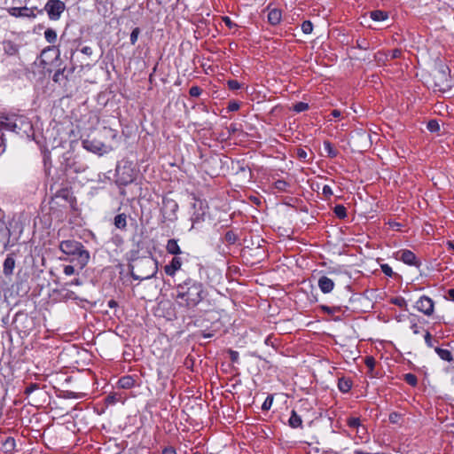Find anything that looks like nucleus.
Wrapping results in <instances>:
<instances>
[{
  "label": "nucleus",
  "mask_w": 454,
  "mask_h": 454,
  "mask_svg": "<svg viewBox=\"0 0 454 454\" xmlns=\"http://www.w3.org/2000/svg\"><path fill=\"white\" fill-rule=\"evenodd\" d=\"M138 35H139V29L137 27H136L135 29H133V31L130 34V43H131V44H135L136 43V42L137 41V38H138Z\"/></svg>",
  "instance_id": "obj_38"
},
{
  "label": "nucleus",
  "mask_w": 454,
  "mask_h": 454,
  "mask_svg": "<svg viewBox=\"0 0 454 454\" xmlns=\"http://www.w3.org/2000/svg\"><path fill=\"white\" fill-rule=\"evenodd\" d=\"M404 380L411 386H416L418 383L417 377L412 373H406L404 375Z\"/></svg>",
  "instance_id": "obj_30"
},
{
  "label": "nucleus",
  "mask_w": 454,
  "mask_h": 454,
  "mask_svg": "<svg viewBox=\"0 0 454 454\" xmlns=\"http://www.w3.org/2000/svg\"><path fill=\"white\" fill-rule=\"evenodd\" d=\"M400 54H401V51H400L399 50H395V51H393V57H394V58H397V57H399V56H400Z\"/></svg>",
  "instance_id": "obj_58"
},
{
  "label": "nucleus",
  "mask_w": 454,
  "mask_h": 454,
  "mask_svg": "<svg viewBox=\"0 0 454 454\" xmlns=\"http://www.w3.org/2000/svg\"><path fill=\"white\" fill-rule=\"evenodd\" d=\"M448 294H449V297L450 298V300L454 301V289H450L448 291Z\"/></svg>",
  "instance_id": "obj_56"
},
{
  "label": "nucleus",
  "mask_w": 454,
  "mask_h": 454,
  "mask_svg": "<svg viewBox=\"0 0 454 454\" xmlns=\"http://www.w3.org/2000/svg\"><path fill=\"white\" fill-rule=\"evenodd\" d=\"M12 131L17 134L29 136L32 131V124L29 120L22 115H12Z\"/></svg>",
  "instance_id": "obj_5"
},
{
  "label": "nucleus",
  "mask_w": 454,
  "mask_h": 454,
  "mask_svg": "<svg viewBox=\"0 0 454 454\" xmlns=\"http://www.w3.org/2000/svg\"><path fill=\"white\" fill-rule=\"evenodd\" d=\"M334 213L339 218H344L347 215L346 207L342 205H337L334 207Z\"/></svg>",
  "instance_id": "obj_28"
},
{
  "label": "nucleus",
  "mask_w": 454,
  "mask_h": 454,
  "mask_svg": "<svg viewBox=\"0 0 454 454\" xmlns=\"http://www.w3.org/2000/svg\"><path fill=\"white\" fill-rule=\"evenodd\" d=\"M365 364L366 366L370 369V370H372L373 367H374V364H375V360L373 357L372 356H369V357H366L365 359Z\"/></svg>",
  "instance_id": "obj_42"
},
{
  "label": "nucleus",
  "mask_w": 454,
  "mask_h": 454,
  "mask_svg": "<svg viewBox=\"0 0 454 454\" xmlns=\"http://www.w3.org/2000/svg\"><path fill=\"white\" fill-rule=\"evenodd\" d=\"M411 328L415 334H418L419 333L417 324H412Z\"/></svg>",
  "instance_id": "obj_55"
},
{
  "label": "nucleus",
  "mask_w": 454,
  "mask_h": 454,
  "mask_svg": "<svg viewBox=\"0 0 454 454\" xmlns=\"http://www.w3.org/2000/svg\"><path fill=\"white\" fill-rule=\"evenodd\" d=\"M135 380L131 376H125L119 380L118 385L121 388H130L134 386Z\"/></svg>",
  "instance_id": "obj_18"
},
{
  "label": "nucleus",
  "mask_w": 454,
  "mask_h": 454,
  "mask_svg": "<svg viewBox=\"0 0 454 454\" xmlns=\"http://www.w3.org/2000/svg\"><path fill=\"white\" fill-rule=\"evenodd\" d=\"M332 115H333V117H336V118H337V117H340V111H339V110H333V111L332 112Z\"/></svg>",
  "instance_id": "obj_57"
},
{
  "label": "nucleus",
  "mask_w": 454,
  "mask_h": 454,
  "mask_svg": "<svg viewBox=\"0 0 454 454\" xmlns=\"http://www.w3.org/2000/svg\"><path fill=\"white\" fill-rule=\"evenodd\" d=\"M228 108L230 111H236L239 108V105L236 102H232L229 104Z\"/></svg>",
  "instance_id": "obj_49"
},
{
  "label": "nucleus",
  "mask_w": 454,
  "mask_h": 454,
  "mask_svg": "<svg viewBox=\"0 0 454 454\" xmlns=\"http://www.w3.org/2000/svg\"><path fill=\"white\" fill-rule=\"evenodd\" d=\"M205 297L203 285L191 278L176 286V298L188 307L197 306Z\"/></svg>",
  "instance_id": "obj_1"
},
{
  "label": "nucleus",
  "mask_w": 454,
  "mask_h": 454,
  "mask_svg": "<svg viewBox=\"0 0 454 454\" xmlns=\"http://www.w3.org/2000/svg\"><path fill=\"white\" fill-rule=\"evenodd\" d=\"M59 74V72H57V73L54 74V76H53V80H54L55 82H57V81H58Z\"/></svg>",
  "instance_id": "obj_64"
},
{
  "label": "nucleus",
  "mask_w": 454,
  "mask_h": 454,
  "mask_svg": "<svg viewBox=\"0 0 454 454\" xmlns=\"http://www.w3.org/2000/svg\"><path fill=\"white\" fill-rule=\"evenodd\" d=\"M434 351L440 356L441 359L447 361V362L453 361V356L450 350L441 348H435Z\"/></svg>",
  "instance_id": "obj_17"
},
{
  "label": "nucleus",
  "mask_w": 454,
  "mask_h": 454,
  "mask_svg": "<svg viewBox=\"0 0 454 454\" xmlns=\"http://www.w3.org/2000/svg\"><path fill=\"white\" fill-rule=\"evenodd\" d=\"M182 260L179 257H174L170 263L164 268L165 273L168 276H174L181 269Z\"/></svg>",
  "instance_id": "obj_9"
},
{
  "label": "nucleus",
  "mask_w": 454,
  "mask_h": 454,
  "mask_svg": "<svg viewBox=\"0 0 454 454\" xmlns=\"http://www.w3.org/2000/svg\"><path fill=\"white\" fill-rule=\"evenodd\" d=\"M425 341H426L427 347L433 348L434 345H433V341H432V336L428 332H427L425 334Z\"/></svg>",
  "instance_id": "obj_44"
},
{
  "label": "nucleus",
  "mask_w": 454,
  "mask_h": 454,
  "mask_svg": "<svg viewBox=\"0 0 454 454\" xmlns=\"http://www.w3.org/2000/svg\"><path fill=\"white\" fill-rule=\"evenodd\" d=\"M225 239L226 240H228L229 242H234L235 241V237L232 233L231 232H227L226 235H225Z\"/></svg>",
  "instance_id": "obj_52"
},
{
  "label": "nucleus",
  "mask_w": 454,
  "mask_h": 454,
  "mask_svg": "<svg viewBox=\"0 0 454 454\" xmlns=\"http://www.w3.org/2000/svg\"><path fill=\"white\" fill-rule=\"evenodd\" d=\"M302 424V420L301 417L294 411H292V414L289 419V425L293 428L300 427Z\"/></svg>",
  "instance_id": "obj_20"
},
{
  "label": "nucleus",
  "mask_w": 454,
  "mask_h": 454,
  "mask_svg": "<svg viewBox=\"0 0 454 454\" xmlns=\"http://www.w3.org/2000/svg\"><path fill=\"white\" fill-rule=\"evenodd\" d=\"M114 225L116 228L124 230L127 226V216L125 214H119L114 217Z\"/></svg>",
  "instance_id": "obj_19"
},
{
  "label": "nucleus",
  "mask_w": 454,
  "mask_h": 454,
  "mask_svg": "<svg viewBox=\"0 0 454 454\" xmlns=\"http://www.w3.org/2000/svg\"><path fill=\"white\" fill-rule=\"evenodd\" d=\"M449 67L442 62L436 64L434 70V85L439 90H444L450 87Z\"/></svg>",
  "instance_id": "obj_4"
},
{
  "label": "nucleus",
  "mask_w": 454,
  "mask_h": 454,
  "mask_svg": "<svg viewBox=\"0 0 454 454\" xmlns=\"http://www.w3.org/2000/svg\"><path fill=\"white\" fill-rule=\"evenodd\" d=\"M301 30L304 34H310L313 30V25L309 20H305L301 24Z\"/></svg>",
  "instance_id": "obj_32"
},
{
  "label": "nucleus",
  "mask_w": 454,
  "mask_h": 454,
  "mask_svg": "<svg viewBox=\"0 0 454 454\" xmlns=\"http://www.w3.org/2000/svg\"><path fill=\"white\" fill-rule=\"evenodd\" d=\"M391 303L400 307V308H403L405 310H407V301H405V299L403 297H401V296H397V297H394L390 300Z\"/></svg>",
  "instance_id": "obj_24"
},
{
  "label": "nucleus",
  "mask_w": 454,
  "mask_h": 454,
  "mask_svg": "<svg viewBox=\"0 0 454 454\" xmlns=\"http://www.w3.org/2000/svg\"><path fill=\"white\" fill-rule=\"evenodd\" d=\"M59 249L65 254L72 256L70 262L81 270L89 262L90 253L81 242L72 239L64 240L59 244Z\"/></svg>",
  "instance_id": "obj_2"
},
{
  "label": "nucleus",
  "mask_w": 454,
  "mask_h": 454,
  "mask_svg": "<svg viewBox=\"0 0 454 454\" xmlns=\"http://www.w3.org/2000/svg\"><path fill=\"white\" fill-rule=\"evenodd\" d=\"M228 86L231 90H239L240 88V84L236 80H230L228 81Z\"/></svg>",
  "instance_id": "obj_40"
},
{
  "label": "nucleus",
  "mask_w": 454,
  "mask_h": 454,
  "mask_svg": "<svg viewBox=\"0 0 454 454\" xmlns=\"http://www.w3.org/2000/svg\"><path fill=\"white\" fill-rule=\"evenodd\" d=\"M44 37L48 43H53L57 40V33L55 30L48 28L44 32Z\"/></svg>",
  "instance_id": "obj_23"
},
{
  "label": "nucleus",
  "mask_w": 454,
  "mask_h": 454,
  "mask_svg": "<svg viewBox=\"0 0 454 454\" xmlns=\"http://www.w3.org/2000/svg\"><path fill=\"white\" fill-rule=\"evenodd\" d=\"M83 146L88 151H90V152H93V153H101L103 152V150H102L103 145L99 144V143L95 144L92 141L86 140V141H83Z\"/></svg>",
  "instance_id": "obj_16"
},
{
  "label": "nucleus",
  "mask_w": 454,
  "mask_h": 454,
  "mask_svg": "<svg viewBox=\"0 0 454 454\" xmlns=\"http://www.w3.org/2000/svg\"><path fill=\"white\" fill-rule=\"evenodd\" d=\"M353 139V143L355 145L358 144V143H361V144H364L362 146H361V149H364L365 148L368 144H369V139H370V135L367 134L366 132H361V133H356V136H354L352 137Z\"/></svg>",
  "instance_id": "obj_12"
},
{
  "label": "nucleus",
  "mask_w": 454,
  "mask_h": 454,
  "mask_svg": "<svg viewBox=\"0 0 454 454\" xmlns=\"http://www.w3.org/2000/svg\"><path fill=\"white\" fill-rule=\"evenodd\" d=\"M365 432H363L362 429L356 430V434L359 435L360 438H363V435L365 434Z\"/></svg>",
  "instance_id": "obj_60"
},
{
  "label": "nucleus",
  "mask_w": 454,
  "mask_h": 454,
  "mask_svg": "<svg viewBox=\"0 0 454 454\" xmlns=\"http://www.w3.org/2000/svg\"><path fill=\"white\" fill-rule=\"evenodd\" d=\"M371 18L375 21H383L387 19V14L382 11H373L371 12Z\"/></svg>",
  "instance_id": "obj_22"
},
{
  "label": "nucleus",
  "mask_w": 454,
  "mask_h": 454,
  "mask_svg": "<svg viewBox=\"0 0 454 454\" xmlns=\"http://www.w3.org/2000/svg\"><path fill=\"white\" fill-rule=\"evenodd\" d=\"M27 7H23V8L13 7V8L9 9L8 12L12 16L20 17V16H23L24 12H27Z\"/></svg>",
  "instance_id": "obj_27"
},
{
  "label": "nucleus",
  "mask_w": 454,
  "mask_h": 454,
  "mask_svg": "<svg viewBox=\"0 0 454 454\" xmlns=\"http://www.w3.org/2000/svg\"><path fill=\"white\" fill-rule=\"evenodd\" d=\"M5 150V147L3 144V139H1V143H0V154L3 153Z\"/></svg>",
  "instance_id": "obj_59"
},
{
  "label": "nucleus",
  "mask_w": 454,
  "mask_h": 454,
  "mask_svg": "<svg viewBox=\"0 0 454 454\" xmlns=\"http://www.w3.org/2000/svg\"><path fill=\"white\" fill-rule=\"evenodd\" d=\"M274 186L278 191L286 192L289 184L285 180H278L275 182Z\"/></svg>",
  "instance_id": "obj_29"
},
{
  "label": "nucleus",
  "mask_w": 454,
  "mask_h": 454,
  "mask_svg": "<svg viewBox=\"0 0 454 454\" xmlns=\"http://www.w3.org/2000/svg\"><path fill=\"white\" fill-rule=\"evenodd\" d=\"M51 52L54 53V56H55L56 59L59 56V50H56L54 48L45 49V50L43 51L42 55H41L42 62L43 63L46 64L45 58H46L47 54L51 53Z\"/></svg>",
  "instance_id": "obj_25"
},
{
  "label": "nucleus",
  "mask_w": 454,
  "mask_h": 454,
  "mask_svg": "<svg viewBox=\"0 0 454 454\" xmlns=\"http://www.w3.org/2000/svg\"><path fill=\"white\" fill-rule=\"evenodd\" d=\"M14 268L15 259L12 254H9L4 262L3 272L5 276H11L13 273Z\"/></svg>",
  "instance_id": "obj_11"
},
{
  "label": "nucleus",
  "mask_w": 454,
  "mask_h": 454,
  "mask_svg": "<svg viewBox=\"0 0 454 454\" xmlns=\"http://www.w3.org/2000/svg\"><path fill=\"white\" fill-rule=\"evenodd\" d=\"M399 258L401 261H403L404 263L408 265H419L416 255L410 250L401 251Z\"/></svg>",
  "instance_id": "obj_10"
},
{
  "label": "nucleus",
  "mask_w": 454,
  "mask_h": 454,
  "mask_svg": "<svg viewBox=\"0 0 454 454\" xmlns=\"http://www.w3.org/2000/svg\"><path fill=\"white\" fill-rule=\"evenodd\" d=\"M272 403H273V398L271 396H268L265 399L264 403H262V409L264 411L270 410L272 405Z\"/></svg>",
  "instance_id": "obj_37"
},
{
  "label": "nucleus",
  "mask_w": 454,
  "mask_h": 454,
  "mask_svg": "<svg viewBox=\"0 0 454 454\" xmlns=\"http://www.w3.org/2000/svg\"><path fill=\"white\" fill-rule=\"evenodd\" d=\"M45 10L51 20H57L65 10V4L60 0H49Z\"/></svg>",
  "instance_id": "obj_6"
},
{
  "label": "nucleus",
  "mask_w": 454,
  "mask_h": 454,
  "mask_svg": "<svg viewBox=\"0 0 454 454\" xmlns=\"http://www.w3.org/2000/svg\"><path fill=\"white\" fill-rule=\"evenodd\" d=\"M309 108V105L304 102H298L294 105L293 109L297 113L304 112Z\"/></svg>",
  "instance_id": "obj_31"
},
{
  "label": "nucleus",
  "mask_w": 454,
  "mask_h": 454,
  "mask_svg": "<svg viewBox=\"0 0 454 454\" xmlns=\"http://www.w3.org/2000/svg\"><path fill=\"white\" fill-rule=\"evenodd\" d=\"M322 192L325 196H331L333 194L332 188L329 185H324L322 189Z\"/></svg>",
  "instance_id": "obj_46"
},
{
  "label": "nucleus",
  "mask_w": 454,
  "mask_h": 454,
  "mask_svg": "<svg viewBox=\"0 0 454 454\" xmlns=\"http://www.w3.org/2000/svg\"><path fill=\"white\" fill-rule=\"evenodd\" d=\"M347 423L349 427L356 428V430L362 429L363 432L366 431V428L361 425L358 418H348Z\"/></svg>",
  "instance_id": "obj_21"
},
{
  "label": "nucleus",
  "mask_w": 454,
  "mask_h": 454,
  "mask_svg": "<svg viewBox=\"0 0 454 454\" xmlns=\"http://www.w3.org/2000/svg\"><path fill=\"white\" fill-rule=\"evenodd\" d=\"M38 388L37 384H30L27 388L25 389V394L30 395L33 391Z\"/></svg>",
  "instance_id": "obj_45"
},
{
  "label": "nucleus",
  "mask_w": 454,
  "mask_h": 454,
  "mask_svg": "<svg viewBox=\"0 0 454 454\" xmlns=\"http://www.w3.org/2000/svg\"><path fill=\"white\" fill-rule=\"evenodd\" d=\"M399 415L397 413H391L389 415V420L392 423H396L398 421Z\"/></svg>",
  "instance_id": "obj_50"
},
{
  "label": "nucleus",
  "mask_w": 454,
  "mask_h": 454,
  "mask_svg": "<svg viewBox=\"0 0 454 454\" xmlns=\"http://www.w3.org/2000/svg\"><path fill=\"white\" fill-rule=\"evenodd\" d=\"M427 129L431 131V132H438L440 130V125L438 123L437 121L435 120H431L430 121H428L427 123Z\"/></svg>",
  "instance_id": "obj_33"
},
{
  "label": "nucleus",
  "mask_w": 454,
  "mask_h": 454,
  "mask_svg": "<svg viewBox=\"0 0 454 454\" xmlns=\"http://www.w3.org/2000/svg\"><path fill=\"white\" fill-rule=\"evenodd\" d=\"M338 387H339V389L343 392V393H346L348 391L350 390L351 388V383L350 381L348 380H340L339 381V384H338Z\"/></svg>",
  "instance_id": "obj_26"
},
{
  "label": "nucleus",
  "mask_w": 454,
  "mask_h": 454,
  "mask_svg": "<svg viewBox=\"0 0 454 454\" xmlns=\"http://www.w3.org/2000/svg\"><path fill=\"white\" fill-rule=\"evenodd\" d=\"M64 273L67 275V276H71L74 273V267L72 266V265H66L64 267Z\"/></svg>",
  "instance_id": "obj_43"
},
{
  "label": "nucleus",
  "mask_w": 454,
  "mask_h": 454,
  "mask_svg": "<svg viewBox=\"0 0 454 454\" xmlns=\"http://www.w3.org/2000/svg\"><path fill=\"white\" fill-rule=\"evenodd\" d=\"M323 309L326 311L328 314L333 313L335 310H337V308H329V307H323Z\"/></svg>",
  "instance_id": "obj_53"
},
{
  "label": "nucleus",
  "mask_w": 454,
  "mask_h": 454,
  "mask_svg": "<svg viewBox=\"0 0 454 454\" xmlns=\"http://www.w3.org/2000/svg\"><path fill=\"white\" fill-rule=\"evenodd\" d=\"M12 116L0 115V131H12Z\"/></svg>",
  "instance_id": "obj_14"
},
{
  "label": "nucleus",
  "mask_w": 454,
  "mask_h": 454,
  "mask_svg": "<svg viewBox=\"0 0 454 454\" xmlns=\"http://www.w3.org/2000/svg\"><path fill=\"white\" fill-rule=\"evenodd\" d=\"M318 286L322 293L329 294L333 290L334 282L330 278L326 276H322L318 279Z\"/></svg>",
  "instance_id": "obj_8"
},
{
  "label": "nucleus",
  "mask_w": 454,
  "mask_h": 454,
  "mask_svg": "<svg viewBox=\"0 0 454 454\" xmlns=\"http://www.w3.org/2000/svg\"><path fill=\"white\" fill-rule=\"evenodd\" d=\"M267 18H268V21L271 25L275 26V25H278L281 21L282 14L279 10L272 9V10L269 11Z\"/></svg>",
  "instance_id": "obj_13"
},
{
  "label": "nucleus",
  "mask_w": 454,
  "mask_h": 454,
  "mask_svg": "<svg viewBox=\"0 0 454 454\" xmlns=\"http://www.w3.org/2000/svg\"><path fill=\"white\" fill-rule=\"evenodd\" d=\"M224 21H225L227 26L231 27V21L230 18L225 17L224 18Z\"/></svg>",
  "instance_id": "obj_61"
},
{
  "label": "nucleus",
  "mask_w": 454,
  "mask_h": 454,
  "mask_svg": "<svg viewBox=\"0 0 454 454\" xmlns=\"http://www.w3.org/2000/svg\"><path fill=\"white\" fill-rule=\"evenodd\" d=\"M231 360L237 361L239 357V353L237 351H231Z\"/></svg>",
  "instance_id": "obj_54"
},
{
  "label": "nucleus",
  "mask_w": 454,
  "mask_h": 454,
  "mask_svg": "<svg viewBox=\"0 0 454 454\" xmlns=\"http://www.w3.org/2000/svg\"><path fill=\"white\" fill-rule=\"evenodd\" d=\"M81 51L85 54V55H88V56H90L92 54V48L90 47V46H84L82 48Z\"/></svg>",
  "instance_id": "obj_47"
},
{
  "label": "nucleus",
  "mask_w": 454,
  "mask_h": 454,
  "mask_svg": "<svg viewBox=\"0 0 454 454\" xmlns=\"http://www.w3.org/2000/svg\"><path fill=\"white\" fill-rule=\"evenodd\" d=\"M164 205H165V207H169L173 213H175L178 207L177 204L173 200L164 201Z\"/></svg>",
  "instance_id": "obj_41"
},
{
  "label": "nucleus",
  "mask_w": 454,
  "mask_h": 454,
  "mask_svg": "<svg viewBox=\"0 0 454 454\" xmlns=\"http://www.w3.org/2000/svg\"><path fill=\"white\" fill-rule=\"evenodd\" d=\"M166 249L168 253L175 255L180 254L182 253L176 239H169L167 243Z\"/></svg>",
  "instance_id": "obj_15"
},
{
  "label": "nucleus",
  "mask_w": 454,
  "mask_h": 454,
  "mask_svg": "<svg viewBox=\"0 0 454 454\" xmlns=\"http://www.w3.org/2000/svg\"><path fill=\"white\" fill-rule=\"evenodd\" d=\"M106 401L108 404H114L118 402H121L122 403H124V401H121V397L118 396L117 394H113V395H108L106 397Z\"/></svg>",
  "instance_id": "obj_34"
},
{
  "label": "nucleus",
  "mask_w": 454,
  "mask_h": 454,
  "mask_svg": "<svg viewBox=\"0 0 454 454\" xmlns=\"http://www.w3.org/2000/svg\"><path fill=\"white\" fill-rule=\"evenodd\" d=\"M380 268H381L382 272L385 275H387L388 277H392L393 276V274H394L393 270H392V268L388 264H382L380 266Z\"/></svg>",
  "instance_id": "obj_36"
},
{
  "label": "nucleus",
  "mask_w": 454,
  "mask_h": 454,
  "mask_svg": "<svg viewBox=\"0 0 454 454\" xmlns=\"http://www.w3.org/2000/svg\"><path fill=\"white\" fill-rule=\"evenodd\" d=\"M297 155L300 159L305 160L308 156L307 152L303 149H298Z\"/></svg>",
  "instance_id": "obj_48"
},
{
  "label": "nucleus",
  "mask_w": 454,
  "mask_h": 454,
  "mask_svg": "<svg viewBox=\"0 0 454 454\" xmlns=\"http://www.w3.org/2000/svg\"><path fill=\"white\" fill-rule=\"evenodd\" d=\"M157 262L151 257L137 259L131 266V277L136 280H146L155 276L157 273Z\"/></svg>",
  "instance_id": "obj_3"
},
{
  "label": "nucleus",
  "mask_w": 454,
  "mask_h": 454,
  "mask_svg": "<svg viewBox=\"0 0 454 454\" xmlns=\"http://www.w3.org/2000/svg\"><path fill=\"white\" fill-rule=\"evenodd\" d=\"M189 93L192 97H199L201 93V90L197 86H193L190 89Z\"/></svg>",
  "instance_id": "obj_39"
},
{
  "label": "nucleus",
  "mask_w": 454,
  "mask_h": 454,
  "mask_svg": "<svg viewBox=\"0 0 454 454\" xmlns=\"http://www.w3.org/2000/svg\"><path fill=\"white\" fill-rule=\"evenodd\" d=\"M162 454H176V452L174 448L168 447L163 450Z\"/></svg>",
  "instance_id": "obj_51"
},
{
  "label": "nucleus",
  "mask_w": 454,
  "mask_h": 454,
  "mask_svg": "<svg viewBox=\"0 0 454 454\" xmlns=\"http://www.w3.org/2000/svg\"><path fill=\"white\" fill-rule=\"evenodd\" d=\"M5 444H6V445L13 446V444H14V440H13V439H8V440L6 441V443H5Z\"/></svg>",
  "instance_id": "obj_62"
},
{
  "label": "nucleus",
  "mask_w": 454,
  "mask_h": 454,
  "mask_svg": "<svg viewBox=\"0 0 454 454\" xmlns=\"http://www.w3.org/2000/svg\"><path fill=\"white\" fill-rule=\"evenodd\" d=\"M325 151L327 153V154L330 157H335L336 156V151L333 148L332 145L329 142L324 143Z\"/></svg>",
  "instance_id": "obj_35"
},
{
  "label": "nucleus",
  "mask_w": 454,
  "mask_h": 454,
  "mask_svg": "<svg viewBox=\"0 0 454 454\" xmlns=\"http://www.w3.org/2000/svg\"><path fill=\"white\" fill-rule=\"evenodd\" d=\"M415 308L426 316H431L434 313V303L431 298L423 295L416 301Z\"/></svg>",
  "instance_id": "obj_7"
},
{
  "label": "nucleus",
  "mask_w": 454,
  "mask_h": 454,
  "mask_svg": "<svg viewBox=\"0 0 454 454\" xmlns=\"http://www.w3.org/2000/svg\"><path fill=\"white\" fill-rule=\"evenodd\" d=\"M447 245H448V247H449L450 249H454V244H453V242L449 241V242L447 243Z\"/></svg>",
  "instance_id": "obj_63"
}]
</instances>
